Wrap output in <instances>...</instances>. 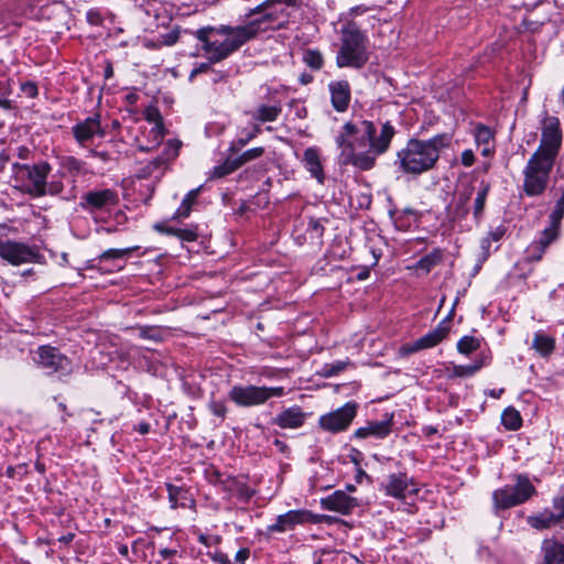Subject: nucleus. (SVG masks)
I'll return each mask as SVG.
<instances>
[{
    "label": "nucleus",
    "mask_w": 564,
    "mask_h": 564,
    "mask_svg": "<svg viewBox=\"0 0 564 564\" xmlns=\"http://www.w3.org/2000/svg\"><path fill=\"white\" fill-rule=\"evenodd\" d=\"M395 134L390 121L380 126L379 133L370 120L348 121L335 139L339 149V163L369 171L376 165L377 156L386 153Z\"/></svg>",
    "instance_id": "obj_1"
},
{
    "label": "nucleus",
    "mask_w": 564,
    "mask_h": 564,
    "mask_svg": "<svg viewBox=\"0 0 564 564\" xmlns=\"http://www.w3.org/2000/svg\"><path fill=\"white\" fill-rule=\"evenodd\" d=\"M275 18L273 13H265L248 18L243 25L204 26L196 30L194 35L203 44L204 55L209 63L215 64L230 56L260 33L268 31Z\"/></svg>",
    "instance_id": "obj_2"
},
{
    "label": "nucleus",
    "mask_w": 564,
    "mask_h": 564,
    "mask_svg": "<svg viewBox=\"0 0 564 564\" xmlns=\"http://www.w3.org/2000/svg\"><path fill=\"white\" fill-rule=\"evenodd\" d=\"M452 134L441 133L430 139H410L398 151L397 161L399 169L410 175H421L433 170L443 150L452 144Z\"/></svg>",
    "instance_id": "obj_3"
},
{
    "label": "nucleus",
    "mask_w": 564,
    "mask_h": 564,
    "mask_svg": "<svg viewBox=\"0 0 564 564\" xmlns=\"http://www.w3.org/2000/svg\"><path fill=\"white\" fill-rule=\"evenodd\" d=\"M366 35L350 24L343 30L341 45L336 56L338 67L360 68L368 61Z\"/></svg>",
    "instance_id": "obj_4"
},
{
    "label": "nucleus",
    "mask_w": 564,
    "mask_h": 564,
    "mask_svg": "<svg viewBox=\"0 0 564 564\" xmlns=\"http://www.w3.org/2000/svg\"><path fill=\"white\" fill-rule=\"evenodd\" d=\"M14 232L12 227L0 225V258L12 265L37 262L41 257L37 248L12 239Z\"/></svg>",
    "instance_id": "obj_5"
},
{
    "label": "nucleus",
    "mask_w": 564,
    "mask_h": 564,
    "mask_svg": "<svg viewBox=\"0 0 564 564\" xmlns=\"http://www.w3.org/2000/svg\"><path fill=\"white\" fill-rule=\"evenodd\" d=\"M554 165L553 161L531 155L523 170V191L528 196H539L545 191L550 173Z\"/></svg>",
    "instance_id": "obj_6"
},
{
    "label": "nucleus",
    "mask_w": 564,
    "mask_h": 564,
    "mask_svg": "<svg viewBox=\"0 0 564 564\" xmlns=\"http://www.w3.org/2000/svg\"><path fill=\"white\" fill-rule=\"evenodd\" d=\"M564 216V191L556 200L555 207L549 216L550 225L546 227L540 238L533 241L527 249L528 257L533 261L542 259L547 247L556 240L560 234L561 221Z\"/></svg>",
    "instance_id": "obj_7"
},
{
    "label": "nucleus",
    "mask_w": 564,
    "mask_h": 564,
    "mask_svg": "<svg viewBox=\"0 0 564 564\" xmlns=\"http://www.w3.org/2000/svg\"><path fill=\"white\" fill-rule=\"evenodd\" d=\"M14 171L17 180L25 192L33 196H42L46 193V178L51 171L48 163L18 164Z\"/></svg>",
    "instance_id": "obj_8"
},
{
    "label": "nucleus",
    "mask_w": 564,
    "mask_h": 564,
    "mask_svg": "<svg viewBox=\"0 0 564 564\" xmlns=\"http://www.w3.org/2000/svg\"><path fill=\"white\" fill-rule=\"evenodd\" d=\"M535 494L533 485L528 477L519 475L514 486H505L492 494L497 509H508L525 502Z\"/></svg>",
    "instance_id": "obj_9"
},
{
    "label": "nucleus",
    "mask_w": 564,
    "mask_h": 564,
    "mask_svg": "<svg viewBox=\"0 0 564 564\" xmlns=\"http://www.w3.org/2000/svg\"><path fill=\"white\" fill-rule=\"evenodd\" d=\"M283 387L234 386L229 398L239 406H256L265 403L270 398L282 397Z\"/></svg>",
    "instance_id": "obj_10"
},
{
    "label": "nucleus",
    "mask_w": 564,
    "mask_h": 564,
    "mask_svg": "<svg viewBox=\"0 0 564 564\" xmlns=\"http://www.w3.org/2000/svg\"><path fill=\"white\" fill-rule=\"evenodd\" d=\"M562 143L560 121L555 117H545L542 123L541 142L533 155L555 162Z\"/></svg>",
    "instance_id": "obj_11"
},
{
    "label": "nucleus",
    "mask_w": 564,
    "mask_h": 564,
    "mask_svg": "<svg viewBox=\"0 0 564 564\" xmlns=\"http://www.w3.org/2000/svg\"><path fill=\"white\" fill-rule=\"evenodd\" d=\"M356 414L357 404L355 402H347L341 408L322 415L318 424L324 431L338 433L350 425Z\"/></svg>",
    "instance_id": "obj_12"
},
{
    "label": "nucleus",
    "mask_w": 564,
    "mask_h": 564,
    "mask_svg": "<svg viewBox=\"0 0 564 564\" xmlns=\"http://www.w3.org/2000/svg\"><path fill=\"white\" fill-rule=\"evenodd\" d=\"M381 488L387 496L395 499H405L419 492V488L413 478L404 473L389 475L386 481L381 484Z\"/></svg>",
    "instance_id": "obj_13"
},
{
    "label": "nucleus",
    "mask_w": 564,
    "mask_h": 564,
    "mask_svg": "<svg viewBox=\"0 0 564 564\" xmlns=\"http://www.w3.org/2000/svg\"><path fill=\"white\" fill-rule=\"evenodd\" d=\"M305 523H316V517L307 510H291L280 514L275 522L268 525L269 533H283Z\"/></svg>",
    "instance_id": "obj_14"
},
{
    "label": "nucleus",
    "mask_w": 564,
    "mask_h": 564,
    "mask_svg": "<svg viewBox=\"0 0 564 564\" xmlns=\"http://www.w3.org/2000/svg\"><path fill=\"white\" fill-rule=\"evenodd\" d=\"M36 362L50 372H61L64 376L72 370L69 360L51 346H41L37 349Z\"/></svg>",
    "instance_id": "obj_15"
},
{
    "label": "nucleus",
    "mask_w": 564,
    "mask_h": 564,
    "mask_svg": "<svg viewBox=\"0 0 564 564\" xmlns=\"http://www.w3.org/2000/svg\"><path fill=\"white\" fill-rule=\"evenodd\" d=\"M448 332V323L446 321H443L437 325V327H435L426 335L420 337L412 344L402 346L401 351L404 354H414L422 349L432 348L440 344L447 336Z\"/></svg>",
    "instance_id": "obj_16"
},
{
    "label": "nucleus",
    "mask_w": 564,
    "mask_h": 564,
    "mask_svg": "<svg viewBox=\"0 0 564 564\" xmlns=\"http://www.w3.org/2000/svg\"><path fill=\"white\" fill-rule=\"evenodd\" d=\"M72 131L75 140L82 147H86L91 143L95 137L102 138L105 135L98 116L88 117L85 120L76 123L72 128Z\"/></svg>",
    "instance_id": "obj_17"
},
{
    "label": "nucleus",
    "mask_w": 564,
    "mask_h": 564,
    "mask_svg": "<svg viewBox=\"0 0 564 564\" xmlns=\"http://www.w3.org/2000/svg\"><path fill=\"white\" fill-rule=\"evenodd\" d=\"M554 512L544 510L538 516L529 517L528 522L534 529H546L564 520V499L555 498L553 502Z\"/></svg>",
    "instance_id": "obj_18"
},
{
    "label": "nucleus",
    "mask_w": 564,
    "mask_h": 564,
    "mask_svg": "<svg viewBox=\"0 0 564 564\" xmlns=\"http://www.w3.org/2000/svg\"><path fill=\"white\" fill-rule=\"evenodd\" d=\"M118 196L112 189L91 191L83 196L82 206L89 210H101L117 205Z\"/></svg>",
    "instance_id": "obj_19"
},
{
    "label": "nucleus",
    "mask_w": 564,
    "mask_h": 564,
    "mask_svg": "<svg viewBox=\"0 0 564 564\" xmlns=\"http://www.w3.org/2000/svg\"><path fill=\"white\" fill-rule=\"evenodd\" d=\"M321 506L324 510L348 514L355 507H357V500L348 496L343 490H336L332 495L322 498Z\"/></svg>",
    "instance_id": "obj_20"
},
{
    "label": "nucleus",
    "mask_w": 564,
    "mask_h": 564,
    "mask_svg": "<svg viewBox=\"0 0 564 564\" xmlns=\"http://www.w3.org/2000/svg\"><path fill=\"white\" fill-rule=\"evenodd\" d=\"M393 424V414H386L382 421L368 422L366 426L359 427L355 431V436L358 438H367L373 436L376 438L387 437Z\"/></svg>",
    "instance_id": "obj_21"
},
{
    "label": "nucleus",
    "mask_w": 564,
    "mask_h": 564,
    "mask_svg": "<svg viewBox=\"0 0 564 564\" xmlns=\"http://www.w3.org/2000/svg\"><path fill=\"white\" fill-rule=\"evenodd\" d=\"M333 107L339 111H346L350 102V86L346 80L332 82L329 84Z\"/></svg>",
    "instance_id": "obj_22"
},
{
    "label": "nucleus",
    "mask_w": 564,
    "mask_h": 564,
    "mask_svg": "<svg viewBox=\"0 0 564 564\" xmlns=\"http://www.w3.org/2000/svg\"><path fill=\"white\" fill-rule=\"evenodd\" d=\"M305 417L306 415L300 406H291L274 419V424L281 429H297L304 424Z\"/></svg>",
    "instance_id": "obj_23"
},
{
    "label": "nucleus",
    "mask_w": 564,
    "mask_h": 564,
    "mask_svg": "<svg viewBox=\"0 0 564 564\" xmlns=\"http://www.w3.org/2000/svg\"><path fill=\"white\" fill-rule=\"evenodd\" d=\"M542 564H564V545L553 540H545L542 544Z\"/></svg>",
    "instance_id": "obj_24"
},
{
    "label": "nucleus",
    "mask_w": 564,
    "mask_h": 564,
    "mask_svg": "<svg viewBox=\"0 0 564 564\" xmlns=\"http://www.w3.org/2000/svg\"><path fill=\"white\" fill-rule=\"evenodd\" d=\"M474 194V186L467 184L457 192L453 200V212L456 217H464L468 213V204Z\"/></svg>",
    "instance_id": "obj_25"
},
{
    "label": "nucleus",
    "mask_w": 564,
    "mask_h": 564,
    "mask_svg": "<svg viewBox=\"0 0 564 564\" xmlns=\"http://www.w3.org/2000/svg\"><path fill=\"white\" fill-rule=\"evenodd\" d=\"M303 162L306 170L317 178L319 183L324 180L323 166L319 160L318 151L314 148H308L304 151Z\"/></svg>",
    "instance_id": "obj_26"
},
{
    "label": "nucleus",
    "mask_w": 564,
    "mask_h": 564,
    "mask_svg": "<svg viewBox=\"0 0 564 564\" xmlns=\"http://www.w3.org/2000/svg\"><path fill=\"white\" fill-rule=\"evenodd\" d=\"M302 0H265L261 4H259L256 8L251 9L249 11V13L247 14V18H257V17H261L262 14H265V13H273L276 17L275 18V21H276L278 18H279L278 13L273 12V11H268L271 8L272 4H274V3H285L286 6H296ZM273 22H274V20L270 23L271 28H272V23Z\"/></svg>",
    "instance_id": "obj_27"
},
{
    "label": "nucleus",
    "mask_w": 564,
    "mask_h": 564,
    "mask_svg": "<svg viewBox=\"0 0 564 564\" xmlns=\"http://www.w3.org/2000/svg\"><path fill=\"white\" fill-rule=\"evenodd\" d=\"M281 111L282 108L279 105H261L251 116L260 122H272L278 119Z\"/></svg>",
    "instance_id": "obj_28"
},
{
    "label": "nucleus",
    "mask_w": 564,
    "mask_h": 564,
    "mask_svg": "<svg viewBox=\"0 0 564 564\" xmlns=\"http://www.w3.org/2000/svg\"><path fill=\"white\" fill-rule=\"evenodd\" d=\"M487 364V357H482L479 360L462 366V365H454L452 369V373L454 377H470L475 375L477 371H479L485 365Z\"/></svg>",
    "instance_id": "obj_29"
},
{
    "label": "nucleus",
    "mask_w": 564,
    "mask_h": 564,
    "mask_svg": "<svg viewBox=\"0 0 564 564\" xmlns=\"http://www.w3.org/2000/svg\"><path fill=\"white\" fill-rule=\"evenodd\" d=\"M532 347L542 356L551 354L554 349V339L543 333L534 335Z\"/></svg>",
    "instance_id": "obj_30"
},
{
    "label": "nucleus",
    "mask_w": 564,
    "mask_h": 564,
    "mask_svg": "<svg viewBox=\"0 0 564 564\" xmlns=\"http://www.w3.org/2000/svg\"><path fill=\"white\" fill-rule=\"evenodd\" d=\"M199 188H195L189 191L184 199L182 200L180 207L173 215V219L187 218L191 214L192 206L195 203Z\"/></svg>",
    "instance_id": "obj_31"
},
{
    "label": "nucleus",
    "mask_w": 564,
    "mask_h": 564,
    "mask_svg": "<svg viewBox=\"0 0 564 564\" xmlns=\"http://www.w3.org/2000/svg\"><path fill=\"white\" fill-rule=\"evenodd\" d=\"M501 422L507 430L516 431L520 429L522 419L514 408H507L501 415Z\"/></svg>",
    "instance_id": "obj_32"
},
{
    "label": "nucleus",
    "mask_w": 564,
    "mask_h": 564,
    "mask_svg": "<svg viewBox=\"0 0 564 564\" xmlns=\"http://www.w3.org/2000/svg\"><path fill=\"white\" fill-rule=\"evenodd\" d=\"M151 140L148 144L143 145L140 144L139 149L143 152H149L155 149L163 140L165 130L163 124L152 126L150 132H149Z\"/></svg>",
    "instance_id": "obj_33"
},
{
    "label": "nucleus",
    "mask_w": 564,
    "mask_h": 564,
    "mask_svg": "<svg viewBox=\"0 0 564 564\" xmlns=\"http://www.w3.org/2000/svg\"><path fill=\"white\" fill-rule=\"evenodd\" d=\"M480 347V340L474 336H464L457 343V350L463 355H469Z\"/></svg>",
    "instance_id": "obj_34"
},
{
    "label": "nucleus",
    "mask_w": 564,
    "mask_h": 564,
    "mask_svg": "<svg viewBox=\"0 0 564 564\" xmlns=\"http://www.w3.org/2000/svg\"><path fill=\"white\" fill-rule=\"evenodd\" d=\"M489 188H490L489 184L482 182L477 192V196L475 198V204H474V215L476 218L480 217V215L484 210Z\"/></svg>",
    "instance_id": "obj_35"
},
{
    "label": "nucleus",
    "mask_w": 564,
    "mask_h": 564,
    "mask_svg": "<svg viewBox=\"0 0 564 564\" xmlns=\"http://www.w3.org/2000/svg\"><path fill=\"white\" fill-rule=\"evenodd\" d=\"M237 169H239V166H238L236 160L227 159L223 164L215 166L213 169L212 176L215 178H220V177H224V176L232 173Z\"/></svg>",
    "instance_id": "obj_36"
},
{
    "label": "nucleus",
    "mask_w": 564,
    "mask_h": 564,
    "mask_svg": "<svg viewBox=\"0 0 564 564\" xmlns=\"http://www.w3.org/2000/svg\"><path fill=\"white\" fill-rule=\"evenodd\" d=\"M260 133L259 126H254L251 130L243 129L240 132L239 138L235 141L231 147V150L240 149L245 147L248 142L254 139Z\"/></svg>",
    "instance_id": "obj_37"
},
{
    "label": "nucleus",
    "mask_w": 564,
    "mask_h": 564,
    "mask_svg": "<svg viewBox=\"0 0 564 564\" xmlns=\"http://www.w3.org/2000/svg\"><path fill=\"white\" fill-rule=\"evenodd\" d=\"M135 248H124V249H108L104 251L99 257V262L113 260V259H122L126 256L130 254Z\"/></svg>",
    "instance_id": "obj_38"
},
{
    "label": "nucleus",
    "mask_w": 564,
    "mask_h": 564,
    "mask_svg": "<svg viewBox=\"0 0 564 564\" xmlns=\"http://www.w3.org/2000/svg\"><path fill=\"white\" fill-rule=\"evenodd\" d=\"M475 139L478 145H487L494 140V132L490 128L479 124L475 130Z\"/></svg>",
    "instance_id": "obj_39"
},
{
    "label": "nucleus",
    "mask_w": 564,
    "mask_h": 564,
    "mask_svg": "<svg viewBox=\"0 0 564 564\" xmlns=\"http://www.w3.org/2000/svg\"><path fill=\"white\" fill-rule=\"evenodd\" d=\"M181 144L182 143L178 140H174V139L169 140L165 144L163 156L160 158L158 161L165 162V161L175 159L178 155Z\"/></svg>",
    "instance_id": "obj_40"
},
{
    "label": "nucleus",
    "mask_w": 564,
    "mask_h": 564,
    "mask_svg": "<svg viewBox=\"0 0 564 564\" xmlns=\"http://www.w3.org/2000/svg\"><path fill=\"white\" fill-rule=\"evenodd\" d=\"M263 153H264V149L262 147L252 148V149H249V150L245 151L243 153H241L235 160H236L238 166L240 167L243 164H246L247 162H250L252 160L260 158Z\"/></svg>",
    "instance_id": "obj_41"
},
{
    "label": "nucleus",
    "mask_w": 564,
    "mask_h": 564,
    "mask_svg": "<svg viewBox=\"0 0 564 564\" xmlns=\"http://www.w3.org/2000/svg\"><path fill=\"white\" fill-rule=\"evenodd\" d=\"M304 62L313 69H319L323 66V56L319 52L310 50L304 54Z\"/></svg>",
    "instance_id": "obj_42"
},
{
    "label": "nucleus",
    "mask_w": 564,
    "mask_h": 564,
    "mask_svg": "<svg viewBox=\"0 0 564 564\" xmlns=\"http://www.w3.org/2000/svg\"><path fill=\"white\" fill-rule=\"evenodd\" d=\"M438 260L440 256L437 253L427 254L417 261L416 268L430 272L431 269L438 262Z\"/></svg>",
    "instance_id": "obj_43"
},
{
    "label": "nucleus",
    "mask_w": 564,
    "mask_h": 564,
    "mask_svg": "<svg viewBox=\"0 0 564 564\" xmlns=\"http://www.w3.org/2000/svg\"><path fill=\"white\" fill-rule=\"evenodd\" d=\"M63 166L69 172L80 173L84 170V162L74 156H67L63 160Z\"/></svg>",
    "instance_id": "obj_44"
},
{
    "label": "nucleus",
    "mask_w": 564,
    "mask_h": 564,
    "mask_svg": "<svg viewBox=\"0 0 564 564\" xmlns=\"http://www.w3.org/2000/svg\"><path fill=\"white\" fill-rule=\"evenodd\" d=\"M144 118L152 126L163 124L160 111L154 107H149L144 111Z\"/></svg>",
    "instance_id": "obj_45"
},
{
    "label": "nucleus",
    "mask_w": 564,
    "mask_h": 564,
    "mask_svg": "<svg viewBox=\"0 0 564 564\" xmlns=\"http://www.w3.org/2000/svg\"><path fill=\"white\" fill-rule=\"evenodd\" d=\"M167 492L172 508H176L178 498H181L186 491L181 487L167 485Z\"/></svg>",
    "instance_id": "obj_46"
},
{
    "label": "nucleus",
    "mask_w": 564,
    "mask_h": 564,
    "mask_svg": "<svg viewBox=\"0 0 564 564\" xmlns=\"http://www.w3.org/2000/svg\"><path fill=\"white\" fill-rule=\"evenodd\" d=\"M347 364H348L347 361H336L332 365H326L325 366V376L332 377V376L339 373L340 371H343L346 368Z\"/></svg>",
    "instance_id": "obj_47"
},
{
    "label": "nucleus",
    "mask_w": 564,
    "mask_h": 564,
    "mask_svg": "<svg viewBox=\"0 0 564 564\" xmlns=\"http://www.w3.org/2000/svg\"><path fill=\"white\" fill-rule=\"evenodd\" d=\"M307 230H310L316 237H321L323 235L324 228L318 219L310 218L307 223Z\"/></svg>",
    "instance_id": "obj_48"
},
{
    "label": "nucleus",
    "mask_w": 564,
    "mask_h": 564,
    "mask_svg": "<svg viewBox=\"0 0 564 564\" xmlns=\"http://www.w3.org/2000/svg\"><path fill=\"white\" fill-rule=\"evenodd\" d=\"M177 237L185 241H195L197 234L193 229L180 228V230H177Z\"/></svg>",
    "instance_id": "obj_49"
},
{
    "label": "nucleus",
    "mask_w": 564,
    "mask_h": 564,
    "mask_svg": "<svg viewBox=\"0 0 564 564\" xmlns=\"http://www.w3.org/2000/svg\"><path fill=\"white\" fill-rule=\"evenodd\" d=\"M154 229L159 232L171 235V236H176V237H177V230H180V228L169 227L164 224H155Z\"/></svg>",
    "instance_id": "obj_50"
},
{
    "label": "nucleus",
    "mask_w": 564,
    "mask_h": 564,
    "mask_svg": "<svg viewBox=\"0 0 564 564\" xmlns=\"http://www.w3.org/2000/svg\"><path fill=\"white\" fill-rule=\"evenodd\" d=\"M21 88L22 91L30 98H34L37 95V87L34 83H25Z\"/></svg>",
    "instance_id": "obj_51"
},
{
    "label": "nucleus",
    "mask_w": 564,
    "mask_h": 564,
    "mask_svg": "<svg viewBox=\"0 0 564 564\" xmlns=\"http://www.w3.org/2000/svg\"><path fill=\"white\" fill-rule=\"evenodd\" d=\"M475 163V155H474V152L471 150H465L463 153H462V164L464 166H471L473 164Z\"/></svg>",
    "instance_id": "obj_52"
},
{
    "label": "nucleus",
    "mask_w": 564,
    "mask_h": 564,
    "mask_svg": "<svg viewBox=\"0 0 564 564\" xmlns=\"http://www.w3.org/2000/svg\"><path fill=\"white\" fill-rule=\"evenodd\" d=\"M210 411L213 412V414L224 417L226 414V406L221 402H212Z\"/></svg>",
    "instance_id": "obj_53"
},
{
    "label": "nucleus",
    "mask_w": 564,
    "mask_h": 564,
    "mask_svg": "<svg viewBox=\"0 0 564 564\" xmlns=\"http://www.w3.org/2000/svg\"><path fill=\"white\" fill-rule=\"evenodd\" d=\"M209 68V64L208 63H203L200 64L198 67L194 68L191 74H189V78L193 79L197 74H200V73H205L207 72Z\"/></svg>",
    "instance_id": "obj_54"
},
{
    "label": "nucleus",
    "mask_w": 564,
    "mask_h": 564,
    "mask_svg": "<svg viewBox=\"0 0 564 564\" xmlns=\"http://www.w3.org/2000/svg\"><path fill=\"white\" fill-rule=\"evenodd\" d=\"M47 187V184H46ZM63 185L59 182H51L48 184V193L50 194H58L62 192Z\"/></svg>",
    "instance_id": "obj_55"
},
{
    "label": "nucleus",
    "mask_w": 564,
    "mask_h": 564,
    "mask_svg": "<svg viewBox=\"0 0 564 564\" xmlns=\"http://www.w3.org/2000/svg\"><path fill=\"white\" fill-rule=\"evenodd\" d=\"M249 550L248 549H240L237 553H236V560L240 563L245 562L248 557H249Z\"/></svg>",
    "instance_id": "obj_56"
},
{
    "label": "nucleus",
    "mask_w": 564,
    "mask_h": 564,
    "mask_svg": "<svg viewBox=\"0 0 564 564\" xmlns=\"http://www.w3.org/2000/svg\"><path fill=\"white\" fill-rule=\"evenodd\" d=\"M160 554L163 558H170L172 557L173 555L176 554V551L175 550H171V549H162L160 551Z\"/></svg>",
    "instance_id": "obj_57"
},
{
    "label": "nucleus",
    "mask_w": 564,
    "mask_h": 564,
    "mask_svg": "<svg viewBox=\"0 0 564 564\" xmlns=\"http://www.w3.org/2000/svg\"><path fill=\"white\" fill-rule=\"evenodd\" d=\"M149 424L148 423H140L137 427V431L140 433V434H147L149 432Z\"/></svg>",
    "instance_id": "obj_58"
},
{
    "label": "nucleus",
    "mask_w": 564,
    "mask_h": 564,
    "mask_svg": "<svg viewBox=\"0 0 564 564\" xmlns=\"http://www.w3.org/2000/svg\"><path fill=\"white\" fill-rule=\"evenodd\" d=\"M90 153L94 156H97V158L101 159L102 161H107L108 160V154L106 152H97V151L91 150Z\"/></svg>",
    "instance_id": "obj_59"
},
{
    "label": "nucleus",
    "mask_w": 564,
    "mask_h": 564,
    "mask_svg": "<svg viewBox=\"0 0 564 564\" xmlns=\"http://www.w3.org/2000/svg\"><path fill=\"white\" fill-rule=\"evenodd\" d=\"M492 153V148L490 147V143L487 145H482L481 154L485 156H489Z\"/></svg>",
    "instance_id": "obj_60"
},
{
    "label": "nucleus",
    "mask_w": 564,
    "mask_h": 564,
    "mask_svg": "<svg viewBox=\"0 0 564 564\" xmlns=\"http://www.w3.org/2000/svg\"><path fill=\"white\" fill-rule=\"evenodd\" d=\"M140 337H142V338H149V339H153V338H154V336H152V335L150 334V330H149V329H145V328H142V329L140 330Z\"/></svg>",
    "instance_id": "obj_61"
},
{
    "label": "nucleus",
    "mask_w": 564,
    "mask_h": 564,
    "mask_svg": "<svg viewBox=\"0 0 564 564\" xmlns=\"http://www.w3.org/2000/svg\"><path fill=\"white\" fill-rule=\"evenodd\" d=\"M74 535L72 533L63 535L59 538V542L67 544L73 540Z\"/></svg>",
    "instance_id": "obj_62"
},
{
    "label": "nucleus",
    "mask_w": 564,
    "mask_h": 564,
    "mask_svg": "<svg viewBox=\"0 0 564 564\" xmlns=\"http://www.w3.org/2000/svg\"><path fill=\"white\" fill-rule=\"evenodd\" d=\"M216 560L219 561L221 564H227L228 563V558L225 554H217L216 555Z\"/></svg>",
    "instance_id": "obj_63"
},
{
    "label": "nucleus",
    "mask_w": 564,
    "mask_h": 564,
    "mask_svg": "<svg viewBox=\"0 0 564 564\" xmlns=\"http://www.w3.org/2000/svg\"><path fill=\"white\" fill-rule=\"evenodd\" d=\"M502 236V232L501 231H495V232H491L490 234V237L492 238V240L495 241H498Z\"/></svg>",
    "instance_id": "obj_64"
}]
</instances>
